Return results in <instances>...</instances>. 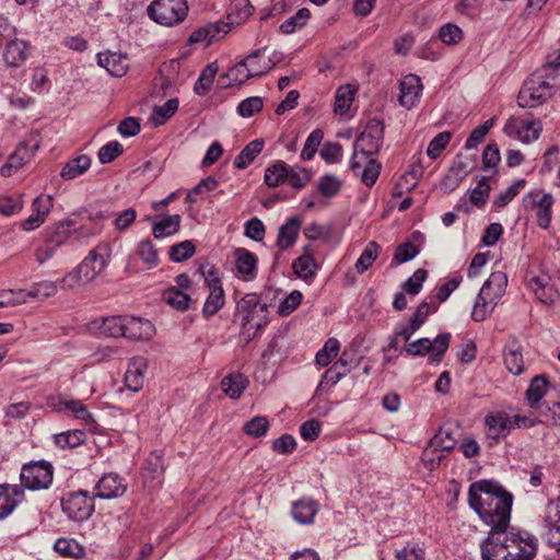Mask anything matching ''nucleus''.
Returning <instances> with one entry per match:
<instances>
[{"mask_svg":"<svg viewBox=\"0 0 560 560\" xmlns=\"http://www.w3.org/2000/svg\"><path fill=\"white\" fill-rule=\"evenodd\" d=\"M468 503L491 529H506L511 518L513 495L492 480L470 485Z\"/></svg>","mask_w":560,"mask_h":560,"instance_id":"obj_1","label":"nucleus"},{"mask_svg":"<svg viewBox=\"0 0 560 560\" xmlns=\"http://www.w3.org/2000/svg\"><path fill=\"white\" fill-rule=\"evenodd\" d=\"M536 70L524 82L518 92L517 103L524 108H535L547 102L560 88V74Z\"/></svg>","mask_w":560,"mask_h":560,"instance_id":"obj_2","label":"nucleus"},{"mask_svg":"<svg viewBox=\"0 0 560 560\" xmlns=\"http://www.w3.org/2000/svg\"><path fill=\"white\" fill-rule=\"evenodd\" d=\"M508 285V276L502 271L492 272L481 287L471 312L475 322L487 319L503 296Z\"/></svg>","mask_w":560,"mask_h":560,"instance_id":"obj_3","label":"nucleus"},{"mask_svg":"<svg viewBox=\"0 0 560 560\" xmlns=\"http://www.w3.org/2000/svg\"><path fill=\"white\" fill-rule=\"evenodd\" d=\"M188 4L186 0H154L148 7L149 16L156 23L173 26L187 16Z\"/></svg>","mask_w":560,"mask_h":560,"instance_id":"obj_4","label":"nucleus"},{"mask_svg":"<svg viewBox=\"0 0 560 560\" xmlns=\"http://www.w3.org/2000/svg\"><path fill=\"white\" fill-rule=\"evenodd\" d=\"M506 559L532 560L537 551V538L527 532L505 533Z\"/></svg>","mask_w":560,"mask_h":560,"instance_id":"obj_5","label":"nucleus"},{"mask_svg":"<svg viewBox=\"0 0 560 560\" xmlns=\"http://www.w3.org/2000/svg\"><path fill=\"white\" fill-rule=\"evenodd\" d=\"M451 335L448 332L439 335L434 340L420 338L408 342L405 351L413 357H424L431 353L430 361L440 362L450 346Z\"/></svg>","mask_w":560,"mask_h":560,"instance_id":"obj_6","label":"nucleus"},{"mask_svg":"<svg viewBox=\"0 0 560 560\" xmlns=\"http://www.w3.org/2000/svg\"><path fill=\"white\" fill-rule=\"evenodd\" d=\"M94 498L85 490L70 492L61 501L62 511L70 518L83 522L94 512Z\"/></svg>","mask_w":560,"mask_h":560,"instance_id":"obj_7","label":"nucleus"},{"mask_svg":"<svg viewBox=\"0 0 560 560\" xmlns=\"http://www.w3.org/2000/svg\"><path fill=\"white\" fill-rule=\"evenodd\" d=\"M555 199L551 194L532 190L523 197V207L526 211H535L537 224L548 229L551 222V208Z\"/></svg>","mask_w":560,"mask_h":560,"instance_id":"obj_8","label":"nucleus"},{"mask_svg":"<svg viewBox=\"0 0 560 560\" xmlns=\"http://www.w3.org/2000/svg\"><path fill=\"white\" fill-rule=\"evenodd\" d=\"M112 247L109 243H98L89 255L78 266L79 272H82L85 281L94 280L101 275L109 262Z\"/></svg>","mask_w":560,"mask_h":560,"instance_id":"obj_9","label":"nucleus"},{"mask_svg":"<svg viewBox=\"0 0 560 560\" xmlns=\"http://www.w3.org/2000/svg\"><path fill=\"white\" fill-rule=\"evenodd\" d=\"M54 468L47 462L31 463L21 471L22 485L31 490L47 489L52 482Z\"/></svg>","mask_w":560,"mask_h":560,"instance_id":"obj_10","label":"nucleus"},{"mask_svg":"<svg viewBox=\"0 0 560 560\" xmlns=\"http://www.w3.org/2000/svg\"><path fill=\"white\" fill-rule=\"evenodd\" d=\"M384 141V124L378 119L368 121L364 130L355 140L353 153L376 154Z\"/></svg>","mask_w":560,"mask_h":560,"instance_id":"obj_11","label":"nucleus"},{"mask_svg":"<svg viewBox=\"0 0 560 560\" xmlns=\"http://www.w3.org/2000/svg\"><path fill=\"white\" fill-rule=\"evenodd\" d=\"M237 310L242 314V325L254 326L257 329L267 324L265 313L267 305L259 302L256 294H246L237 304Z\"/></svg>","mask_w":560,"mask_h":560,"instance_id":"obj_12","label":"nucleus"},{"mask_svg":"<svg viewBox=\"0 0 560 560\" xmlns=\"http://www.w3.org/2000/svg\"><path fill=\"white\" fill-rule=\"evenodd\" d=\"M475 166V160L470 155L458 153L447 174L441 182V189L444 192H451L455 190L459 184L468 176Z\"/></svg>","mask_w":560,"mask_h":560,"instance_id":"obj_13","label":"nucleus"},{"mask_svg":"<svg viewBox=\"0 0 560 560\" xmlns=\"http://www.w3.org/2000/svg\"><path fill=\"white\" fill-rule=\"evenodd\" d=\"M47 406L56 412L71 413L75 419L83 421L85 425L94 427L95 420L86 406L77 399H67L62 396H51L47 399Z\"/></svg>","mask_w":560,"mask_h":560,"instance_id":"obj_14","label":"nucleus"},{"mask_svg":"<svg viewBox=\"0 0 560 560\" xmlns=\"http://www.w3.org/2000/svg\"><path fill=\"white\" fill-rule=\"evenodd\" d=\"M205 281L209 288V295L203 304L202 314L205 317H211L224 305L225 296L221 280L213 267L205 273Z\"/></svg>","mask_w":560,"mask_h":560,"instance_id":"obj_15","label":"nucleus"},{"mask_svg":"<svg viewBox=\"0 0 560 560\" xmlns=\"http://www.w3.org/2000/svg\"><path fill=\"white\" fill-rule=\"evenodd\" d=\"M373 155L353 153L350 162L352 172L360 176L368 187H372L375 184L381 173V164Z\"/></svg>","mask_w":560,"mask_h":560,"instance_id":"obj_16","label":"nucleus"},{"mask_svg":"<svg viewBox=\"0 0 560 560\" xmlns=\"http://www.w3.org/2000/svg\"><path fill=\"white\" fill-rule=\"evenodd\" d=\"M544 524L548 544L560 552V497L546 505Z\"/></svg>","mask_w":560,"mask_h":560,"instance_id":"obj_17","label":"nucleus"},{"mask_svg":"<svg viewBox=\"0 0 560 560\" xmlns=\"http://www.w3.org/2000/svg\"><path fill=\"white\" fill-rule=\"evenodd\" d=\"M541 130V124L535 120H510L504 126V132L509 137L516 138L523 143H530L537 140Z\"/></svg>","mask_w":560,"mask_h":560,"instance_id":"obj_18","label":"nucleus"},{"mask_svg":"<svg viewBox=\"0 0 560 560\" xmlns=\"http://www.w3.org/2000/svg\"><path fill=\"white\" fill-rule=\"evenodd\" d=\"M54 206L52 198L49 195H40L32 202L33 213L21 222L23 231H33L39 228L49 214Z\"/></svg>","mask_w":560,"mask_h":560,"instance_id":"obj_19","label":"nucleus"},{"mask_svg":"<svg viewBox=\"0 0 560 560\" xmlns=\"http://www.w3.org/2000/svg\"><path fill=\"white\" fill-rule=\"evenodd\" d=\"M505 530L491 529L489 536L480 546L482 560H508Z\"/></svg>","mask_w":560,"mask_h":560,"instance_id":"obj_20","label":"nucleus"},{"mask_svg":"<svg viewBox=\"0 0 560 560\" xmlns=\"http://www.w3.org/2000/svg\"><path fill=\"white\" fill-rule=\"evenodd\" d=\"M30 48V43L24 39L13 38L9 40L3 50V60L7 67H22L28 58Z\"/></svg>","mask_w":560,"mask_h":560,"instance_id":"obj_21","label":"nucleus"},{"mask_svg":"<svg viewBox=\"0 0 560 560\" xmlns=\"http://www.w3.org/2000/svg\"><path fill=\"white\" fill-rule=\"evenodd\" d=\"M127 486L117 474L104 475L95 486V495L101 499H115L126 492Z\"/></svg>","mask_w":560,"mask_h":560,"instance_id":"obj_22","label":"nucleus"},{"mask_svg":"<svg viewBox=\"0 0 560 560\" xmlns=\"http://www.w3.org/2000/svg\"><path fill=\"white\" fill-rule=\"evenodd\" d=\"M154 331V325L150 320L141 317L125 316V338L132 340L150 339Z\"/></svg>","mask_w":560,"mask_h":560,"instance_id":"obj_23","label":"nucleus"},{"mask_svg":"<svg viewBox=\"0 0 560 560\" xmlns=\"http://www.w3.org/2000/svg\"><path fill=\"white\" fill-rule=\"evenodd\" d=\"M527 285L544 304L551 305L559 298V292L551 284L550 278L546 275L532 277Z\"/></svg>","mask_w":560,"mask_h":560,"instance_id":"obj_24","label":"nucleus"},{"mask_svg":"<svg viewBox=\"0 0 560 560\" xmlns=\"http://www.w3.org/2000/svg\"><path fill=\"white\" fill-rule=\"evenodd\" d=\"M229 32V24L218 22L215 24H209L207 26L195 30L189 36V43L191 44H205V46L211 45L213 42L219 40L223 35Z\"/></svg>","mask_w":560,"mask_h":560,"instance_id":"obj_25","label":"nucleus"},{"mask_svg":"<svg viewBox=\"0 0 560 560\" xmlns=\"http://www.w3.org/2000/svg\"><path fill=\"white\" fill-rule=\"evenodd\" d=\"M147 369L148 361L143 357H135L129 361L125 383L130 390L138 392L143 387Z\"/></svg>","mask_w":560,"mask_h":560,"instance_id":"obj_26","label":"nucleus"},{"mask_svg":"<svg viewBox=\"0 0 560 560\" xmlns=\"http://www.w3.org/2000/svg\"><path fill=\"white\" fill-rule=\"evenodd\" d=\"M23 499L19 486L0 485V520L8 517Z\"/></svg>","mask_w":560,"mask_h":560,"instance_id":"obj_27","label":"nucleus"},{"mask_svg":"<svg viewBox=\"0 0 560 560\" xmlns=\"http://www.w3.org/2000/svg\"><path fill=\"white\" fill-rule=\"evenodd\" d=\"M485 424L488 429L489 438L495 441H499L501 438H505L513 428V422L510 416L505 412H495L487 416Z\"/></svg>","mask_w":560,"mask_h":560,"instance_id":"obj_28","label":"nucleus"},{"mask_svg":"<svg viewBox=\"0 0 560 560\" xmlns=\"http://www.w3.org/2000/svg\"><path fill=\"white\" fill-rule=\"evenodd\" d=\"M421 91L420 78L416 74L406 75L400 82L399 103L407 108L412 107L418 101Z\"/></svg>","mask_w":560,"mask_h":560,"instance_id":"obj_29","label":"nucleus"},{"mask_svg":"<svg viewBox=\"0 0 560 560\" xmlns=\"http://www.w3.org/2000/svg\"><path fill=\"white\" fill-rule=\"evenodd\" d=\"M97 61L114 77L120 78L127 73L128 59L126 55L113 51L100 52Z\"/></svg>","mask_w":560,"mask_h":560,"instance_id":"obj_30","label":"nucleus"},{"mask_svg":"<svg viewBox=\"0 0 560 560\" xmlns=\"http://www.w3.org/2000/svg\"><path fill=\"white\" fill-rule=\"evenodd\" d=\"M301 221L298 218H290L279 228L276 245L280 250L291 248L299 236Z\"/></svg>","mask_w":560,"mask_h":560,"instance_id":"obj_31","label":"nucleus"},{"mask_svg":"<svg viewBox=\"0 0 560 560\" xmlns=\"http://www.w3.org/2000/svg\"><path fill=\"white\" fill-rule=\"evenodd\" d=\"M38 149V143L35 142L32 147V150L28 151L26 144H21L16 149L14 153H12L9 158L8 163H5L0 173L2 176L8 177L11 176L15 171H18L31 156L34 154V151Z\"/></svg>","mask_w":560,"mask_h":560,"instance_id":"obj_32","label":"nucleus"},{"mask_svg":"<svg viewBox=\"0 0 560 560\" xmlns=\"http://www.w3.org/2000/svg\"><path fill=\"white\" fill-rule=\"evenodd\" d=\"M265 48L257 49L244 58L252 78L260 77L273 68L275 63L270 58L265 57Z\"/></svg>","mask_w":560,"mask_h":560,"instance_id":"obj_33","label":"nucleus"},{"mask_svg":"<svg viewBox=\"0 0 560 560\" xmlns=\"http://www.w3.org/2000/svg\"><path fill=\"white\" fill-rule=\"evenodd\" d=\"M318 512V504L312 499H301L292 505V516L301 524H312Z\"/></svg>","mask_w":560,"mask_h":560,"instance_id":"obj_34","label":"nucleus"},{"mask_svg":"<svg viewBox=\"0 0 560 560\" xmlns=\"http://www.w3.org/2000/svg\"><path fill=\"white\" fill-rule=\"evenodd\" d=\"M250 78L252 75L245 60L243 59L231 67L224 74L220 75L219 83L221 84V88H229L234 84H242Z\"/></svg>","mask_w":560,"mask_h":560,"instance_id":"obj_35","label":"nucleus"},{"mask_svg":"<svg viewBox=\"0 0 560 560\" xmlns=\"http://www.w3.org/2000/svg\"><path fill=\"white\" fill-rule=\"evenodd\" d=\"M247 386L248 381L241 373L230 374L221 381L222 390L232 399L240 398Z\"/></svg>","mask_w":560,"mask_h":560,"instance_id":"obj_36","label":"nucleus"},{"mask_svg":"<svg viewBox=\"0 0 560 560\" xmlns=\"http://www.w3.org/2000/svg\"><path fill=\"white\" fill-rule=\"evenodd\" d=\"M75 221L72 219H65L58 222L48 235L47 243L52 244L56 248L65 245L72 235V228Z\"/></svg>","mask_w":560,"mask_h":560,"instance_id":"obj_37","label":"nucleus"},{"mask_svg":"<svg viewBox=\"0 0 560 560\" xmlns=\"http://www.w3.org/2000/svg\"><path fill=\"white\" fill-rule=\"evenodd\" d=\"M288 165L283 161H277L265 171L264 182L269 187H278L288 177Z\"/></svg>","mask_w":560,"mask_h":560,"instance_id":"obj_38","label":"nucleus"},{"mask_svg":"<svg viewBox=\"0 0 560 560\" xmlns=\"http://www.w3.org/2000/svg\"><path fill=\"white\" fill-rule=\"evenodd\" d=\"M264 140L255 139L250 141L235 158L234 165L237 168H246L255 158L261 152Z\"/></svg>","mask_w":560,"mask_h":560,"instance_id":"obj_39","label":"nucleus"},{"mask_svg":"<svg viewBox=\"0 0 560 560\" xmlns=\"http://www.w3.org/2000/svg\"><path fill=\"white\" fill-rule=\"evenodd\" d=\"M162 300L176 311H187L191 299L184 291L176 288H168L162 294Z\"/></svg>","mask_w":560,"mask_h":560,"instance_id":"obj_40","label":"nucleus"},{"mask_svg":"<svg viewBox=\"0 0 560 560\" xmlns=\"http://www.w3.org/2000/svg\"><path fill=\"white\" fill-rule=\"evenodd\" d=\"M236 269L238 273L253 278L257 266L256 256L245 248H238L236 250Z\"/></svg>","mask_w":560,"mask_h":560,"instance_id":"obj_41","label":"nucleus"},{"mask_svg":"<svg viewBox=\"0 0 560 560\" xmlns=\"http://www.w3.org/2000/svg\"><path fill=\"white\" fill-rule=\"evenodd\" d=\"M292 269L299 278L308 280L315 277L317 265L313 256L306 254L293 261Z\"/></svg>","mask_w":560,"mask_h":560,"instance_id":"obj_42","label":"nucleus"},{"mask_svg":"<svg viewBox=\"0 0 560 560\" xmlns=\"http://www.w3.org/2000/svg\"><path fill=\"white\" fill-rule=\"evenodd\" d=\"M91 166V159L88 155H80L69 161L62 168L60 176L63 179H73L83 174Z\"/></svg>","mask_w":560,"mask_h":560,"instance_id":"obj_43","label":"nucleus"},{"mask_svg":"<svg viewBox=\"0 0 560 560\" xmlns=\"http://www.w3.org/2000/svg\"><path fill=\"white\" fill-rule=\"evenodd\" d=\"M429 444L434 450L441 453L452 451L456 445V439L453 436V432L448 428H441L434 436L430 440Z\"/></svg>","mask_w":560,"mask_h":560,"instance_id":"obj_44","label":"nucleus"},{"mask_svg":"<svg viewBox=\"0 0 560 560\" xmlns=\"http://www.w3.org/2000/svg\"><path fill=\"white\" fill-rule=\"evenodd\" d=\"M54 548L59 555L74 559H80L85 553L84 547L77 540L70 538L57 539Z\"/></svg>","mask_w":560,"mask_h":560,"instance_id":"obj_45","label":"nucleus"},{"mask_svg":"<svg viewBox=\"0 0 560 560\" xmlns=\"http://www.w3.org/2000/svg\"><path fill=\"white\" fill-rule=\"evenodd\" d=\"M180 224V217L178 214L167 215L162 221L154 223L153 235L156 238H163L175 234Z\"/></svg>","mask_w":560,"mask_h":560,"instance_id":"obj_46","label":"nucleus"},{"mask_svg":"<svg viewBox=\"0 0 560 560\" xmlns=\"http://www.w3.org/2000/svg\"><path fill=\"white\" fill-rule=\"evenodd\" d=\"M56 445L61 448H74L85 441V433L81 430H69L54 435Z\"/></svg>","mask_w":560,"mask_h":560,"instance_id":"obj_47","label":"nucleus"},{"mask_svg":"<svg viewBox=\"0 0 560 560\" xmlns=\"http://www.w3.org/2000/svg\"><path fill=\"white\" fill-rule=\"evenodd\" d=\"M355 88L351 86V85H345V86H340L337 92H336V96H335V113L336 114H339V115H345L353 100H354V95H355Z\"/></svg>","mask_w":560,"mask_h":560,"instance_id":"obj_48","label":"nucleus"},{"mask_svg":"<svg viewBox=\"0 0 560 560\" xmlns=\"http://www.w3.org/2000/svg\"><path fill=\"white\" fill-rule=\"evenodd\" d=\"M548 382L545 376H535L526 392V398L530 407H535L546 395Z\"/></svg>","mask_w":560,"mask_h":560,"instance_id":"obj_49","label":"nucleus"},{"mask_svg":"<svg viewBox=\"0 0 560 560\" xmlns=\"http://www.w3.org/2000/svg\"><path fill=\"white\" fill-rule=\"evenodd\" d=\"M218 72V66L215 62L209 63L200 73L197 82L195 83L194 91L198 95H206L214 81V77Z\"/></svg>","mask_w":560,"mask_h":560,"instance_id":"obj_50","label":"nucleus"},{"mask_svg":"<svg viewBox=\"0 0 560 560\" xmlns=\"http://www.w3.org/2000/svg\"><path fill=\"white\" fill-rule=\"evenodd\" d=\"M125 316H110L102 318L97 326L103 335L109 337H124Z\"/></svg>","mask_w":560,"mask_h":560,"instance_id":"obj_51","label":"nucleus"},{"mask_svg":"<svg viewBox=\"0 0 560 560\" xmlns=\"http://www.w3.org/2000/svg\"><path fill=\"white\" fill-rule=\"evenodd\" d=\"M311 18V11L307 8L300 9L294 15L287 19L281 25L280 31L283 34H292L298 28L303 27Z\"/></svg>","mask_w":560,"mask_h":560,"instance_id":"obj_52","label":"nucleus"},{"mask_svg":"<svg viewBox=\"0 0 560 560\" xmlns=\"http://www.w3.org/2000/svg\"><path fill=\"white\" fill-rule=\"evenodd\" d=\"M380 252V245L371 241L365 246L364 250L362 252L361 256L355 262V269L358 273H363L365 270H368L372 264L375 261V259L378 256Z\"/></svg>","mask_w":560,"mask_h":560,"instance_id":"obj_53","label":"nucleus"},{"mask_svg":"<svg viewBox=\"0 0 560 560\" xmlns=\"http://www.w3.org/2000/svg\"><path fill=\"white\" fill-rule=\"evenodd\" d=\"M340 343L336 338H329L324 347L316 353V363L320 366H327L334 358L337 357Z\"/></svg>","mask_w":560,"mask_h":560,"instance_id":"obj_54","label":"nucleus"},{"mask_svg":"<svg viewBox=\"0 0 560 560\" xmlns=\"http://www.w3.org/2000/svg\"><path fill=\"white\" fill-rule=\"evenodd\" d=\"M178 108V100L171 98L162 106H156L153 110L151 120L155 126L163 125L170 117H172Z\"/></svg>","mask_w":560,"mask_h":560,"instance_id":"obj_55","label":"nucleus"},{"mask_svg":"<svg viewBox=\"0 0 560 560\" xmlns=\"http://www.w3.org/2000/svg\"><path fill=\"white\" fill-rule=\"evenodd\" d=\"M27 291L28 299H47L57 293V284L50 280L34 283Z\"/></svg>","mask_w":560,"mask_h":560,"instance_id":"obj_56","label":"nucleus"},{"mask_svg":"<svg viewBox=\"0 0 560 560\" xmlns=\"http://www.w3.org/2000/svg\"><path fill=\"white\" fill-rule=\"evenodd\" d=\"M264 107V100L259 96H250L243 100L237 106V113L243 118H249L259 113Z\"/></svg>","mask_w":560,"mask_h":560,"instance_id":"obj_57","label":"nucleus"},{"mask_svg":"<svg viewBox=\"0 0 560 560\" xmlns=\"http://www.w3.org/2000/svg\"><path fill=\"white\" fill-rule=\"evenodd\" d=\"M311 180V173L300 166H289L287 182L295 189L303 188Z\"/></svg>","mask_w":560,"mask_h":560,"instance_id":"obj_58","label":"nucleus"},{"mask_svg":"<svg viewBox=\"0 0 560 560\" xmlns=\"http://www.w3.org/2000/svg\"><path fill=\"white\" fill-rule=\"evenodd\" d=\"M323 138L324 133L320 129H315L311 132L301 152L302 160L310 161L314 158L320 142L323 141Z\"/></svg>","mask_w":560,"mask_h":560,"instance_id":"obj_59","label":"nucleus"},{"mask_svg":"<svg viewBox=\"0 0 560 560\" xmlns=\"http://www.w3.org/2000/svg\"><path fill=\"white\" fill-rule=\"evenodd\" d=\"M317 187L323 196L331 198L340 191L341 180L334 175H324L319 178Z\"/></svg>","mask_w":560,"mask_h":560,"instance_id":"obj_60","label":"nucleus"},{"mask_svg":"<svg viewBox=\"0 0 560 560\" xmlns=\"http://www.w3.org/2000/svg\"><path fill=\"white\" fill-rule=\"evenodd\" d=\"M268 428V419L264 416H256L245 423L244 431L249 436L260 438L267 433Z\"/></svg>","mask_w":560,"mask_h":560,"instance_id":"obj_61","label":"nucleus"},{"mask_svg":"<svg viewBox=\"0 0 560 560\" xmlns=\"http://www.w3.org/2000/svg\"><path fill=\"white\" fill-rule=\"evenodd\" d=\"M452 135L450 131H443L436 135L429 143L427 149V154L431 159H436L440 153L446 148L450 143Z\"/></svg>","mask_w":560,"mask_h":560,"instance_id":"obj_62","label":"nucleus"},{"mask_svg":"<svg viewBox=\"0 0 560 560\" xmlns=\"http://www.w3.org/2000/svg\"><path fill=\"white\" fill-rule=\"evenodd\" d=\"M195 253V245L191 241L180 242L170 249V257L173 261L179 262L190 258Z\"/></svg>","mask_w":560,"mask_h":560,"instance_id":"obj_63","label":"nucleus"},{"mask_svg":"<svg viewBox=\"0 0 560 560\" xmlns=\"http://www.w3.org/2000/svg\"><path fill=\"white\" fill-rule=\"evenodd\" d=\"M424 550L416 544H408L396 551V560H424Z\"/></svg>","mask_w":560,"mask_h":560,"instance_id":"obj_64","label":"nucleus"}]
</instances>
